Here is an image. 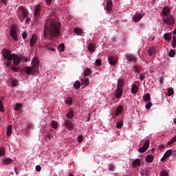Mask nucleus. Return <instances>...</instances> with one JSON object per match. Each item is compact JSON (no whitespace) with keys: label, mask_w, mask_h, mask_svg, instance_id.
I'll return each mask as SVG.
<instances>
[{"label":"nucleus","mask_w":176,"mask_h":176,"mask_svg":"<svg viewBox=\"0 0 176 176\" xmlns=\"http://www.w3.org/2000/svg\"><path fill=\"white\" fill-rule=\"evenodd\" d=\"M2 56L6 60V67L9 68L10 67V69L14 71V72H19L20 71V68L17 67L20 63H21V60L25 61V63H28L30 60L27 56H20L18 54H12V52L9 50L4 49L2 50Z\"/></svg>","instance_id":"obj_1"},{"label":"nucleus","mask_w":176,"mask_h":176,"mask_svg":"<svg viewBox=\"0 0 176 176\" xmlns=\"http://www.w3.org/2000/svg\"><path fill=\"white\" fill-rule=\"evenodd\" d=\"M60 28L61 26L58 22H51L50 26L49 25L45 24L43 32L45 39H47L48 38H50V36H52V38H58L60 35Z\"/></svg>","instance_id":"obj_2"},{"label":"nucleus","mask_w":176,"mask_h":176,"mask_svg":"<svg viewBox=\"0 0 176 176\" xmlns=\"http://www.w3.org/2000/svg\"><path fill=\"white\" fill-rule=\"evenodd\" d=\"M32 67H26L25 68V72L28 75H31V74H35L36 69L39 67V59L37 57H34L32 61Z\"/></svg>","instance_id":"obj_3"},{"label":"nucleus","mask_w":176,"mask_h":176,"mask_svg":"<svg viewBox=\"0 0 176 176\" xmlns=\"http://www.w3.org/2000/svg\"><path fill=\"white\" fill-rule=\"evenodd\" d=\"M17 16L19 20L23 21V20H24V19L28 16V11H27L26 9H24L23 6H20L17 10Z\"/></svg>","instance_id":"obj_4"},{"label":"nucleus","mask_w":176,"mask_h":176,"mask_svg":"<svg viewBox=\"0 0 176 176\" xmlns=\"http://www.w3.org/2000/svg\"><path fill=\"white\" fill-rule=\"evenodd\" d=\"M162 21H164L166 25H173V24H175V19L173 15L163 16Z\"/></svg>","instance_id":"obj_5"},{"label":"nucleus","mask_w":176,"mask_h":176,"mask_svg":"<svg viewBox=\"0 0 176 176\" xmlns=\"http://www.w3.org/2000/svg\"><path fill=\"white\" fill-rule=\"evenodd\" d=\"M63 126H65V129H67V130H69V131H72L74 129H75V123L69 120H65Z\"/></svg>","instance_id":"obj_6"},{"label":"nucleus","mask_w":176,"mask_h":176,"mask_svg":"<svg viewBox=\"0 0 176 176\" xmlns=\"http://www.w3.org/2000/svg\"><path fill=\"white\" fill-rule=\"evenodd\" d=\"M148 148H149V140H146L143 146L138 149V152H140V153H144V152H145Z\"/></svg>","instance_id":"obj_7"},{"label":"nucleus","mask_w":176,"mask_h":176,"mask_svg":"<svg viewBox=\"0 0 176 176\" xmlns=\"http://www.w3.org/2000/svg\"><path fill=\"white\" fill-rule=\"evenodd\" d=\"M36 41H38V36H36V34H33L30 42V47H34V46H35Z\"/></svg>","instance_id":"obj_8"},{"label":"nucleus","mask_w":176,"mask_h":176,"mask_svg":"<svg viewBox=\"0 0 176 176\" xmlns=\"http://www.w3.org/2000/svg\"><path fill=\"white\" fill-rule=\"evenodd\" d=\"M171 11V9H170V8L168 7H164L162 9V17H166L167 16H171V14H170V12Z\"/></svg>","instance_id":"obj_9"},{"label":"nucleus","mask_w":176,"mask_h":176,"mask_svg":"<svg viewBox=\"0 0 176 176\" xmlns=\"http://www.w3.org/2000/svg\"><path fill=\"white\" fill-rule=\"evenodd\" d=\"M144 17V15L140 13H136L135 15L133 16V20L135 23H138Z\"/></svg>","instance_id":"obj_10"},{"label":"nucleus","mask_w":176,"mask_h":176,"mask_svg":"<svg viewBox=\"0 0 176 176\" xmlns=\"http://www.w3.org/2000/svg\"><path fill=\"white\" fill-rule=\"evenodd\" d=\"M148 56L152 57V56H155L156 54V47H151L149 50H147Z\"/></svg>","instance_id":"obj_11"},{"label":"nucleus","mask_w":176,"mask_h":176,"mask_svg":"<svg viewBox=\"0 0 176 176\" xmlns=\"http://www.w3.org/2000/svg\"><path fill=\"white\" fill-rule=\"evenodd\" d=\"M13 163V160L10 158L6 157L2 160L3 166H9V164H12Z\"/></svg>","instance_id":"obj_12"},{"label":"nucleus","mask_w":176,"mask_h":176,"mask_svg":"<svg viewBox=\"0 0 176 176\" xmlns=\"http://www.w3.org/2000/svg\"><path fill=\"white\" fill-rule=\"evenodd\" d=\"M108 61L110 65H116L118 64V60L112 56H108Z\"/></svg>","instance_id":"obj_13"},{"label":"nucleus","mask_w":176,"mask_h":176,"mask_svg":"<svg viewBox=\"0 0 176 176\" xmlns=\"http://www.w3.org/2000/svg\"><path fill=\"white\" fill-rule=\"evenodd\" d=\"M113 6V3L112 2V1L109 0L107 2V6H106V10H107V12H112Z\"/></svg>","instance_id":"obj_14"},{"label":"nucleus","mask_w":176,"mask_h":176,"mask_svg":"<svg viewBox=\"0 0 176 176\" xmlns=\"http://www.w3.org/2000/svg\"><path fill=\"white\" fill-rule=\"evenodd\" d=\"M122 94H123V89L117 88L115 92L116 98H120L122 97Z\"/></svg>","instance_id":"obj_15"},{"label":"nucleus","mask_w":176,"mask_h":176,"mask_svg":"<svg viewBox=\"0 0 176 176\" xmlns=\"http://www.w3.org/2000/svg\"><path fill=\"white\" fill-rule=\"evenodd\" d=\"M10 36H12L14 41H19V39L17 38V32H16V30H10Z\"/></svg>","instance_id":"obj_16"},{"label":"nucleus","mask_w":176,"mask_h":176,"mask_svg":"<svg viewBox=\"0 0 176 176\" xmlns=\"http://www.w3.org/2000/svg\"><path fill=\"white\" fill-rule=\"evenodd\" d=\"M34 14V16L39 17V15L41 14V6L39 5H37L35 7Z\"/></svg>","instance_id":"obj_17"},{"label":"nucleus","mask_w":176,"mask_h":176,"mask_svg":"<svg viewBox=\"0 0 176 176\" xmlns=\"http://www.w3.org/2000/svg\"><path fill=\"white\" fill-rule=\"evenodd\" d=\"M123 87H124V80H123V79H118L117 82V89H123Z\"/></svg>","instance_id":"obj_18"},{"label":"nucleus","mask_w":176,"mask_h":176,"mask_svg":"<svg viewBox=\"0 0 176 176\" xmlns=\"http://www.w3.org/2000/svg\"><path fill=\"white\" fill-rule=\"evenodd\" d=\"M126 60L129 61V63H135V61H137V57L134 55H128L126 56Z\"/></svg>","instance_id":"obj_19"},{"label":"nucleus","mask_w":176,"mask_h":176,"mask_svg":"<svg viewBox=\"0 0 176 176\" xmlns=\"http://www.w3.org/2000/svg\"><path fill=\"white\" fill-rule=\"evenodd\" d=\"M173 38V34L171 33H166L164 34V39L167 42H170Z\"/></svg>","instance_id":"obj_20"},{"label":"nucleus","mask_w":176,"mask_h":176,"mask_svg":"<svg viewBox=\"0 0 176 176\" xmlns=\"http://www.w3.org/2000/svg\"><path fill=\"white\" fill-rule=\"evenodd\" d=\"M121 113H123V106L118 105L117 107L116 112V116H119Z\"/></svg>","instance_id":"obj_21"},{"label":"nucleus","mask_w":176,"mask_h":176,"mask_svg":"<svg viewBox=\"0 0 176 176\" xmlns=\"http://www.w3.org/2000/svg\"><path fill=\"white\" fill-rule=\"evenodd\" d=\"M88 50L91 53H93V52H96V44H94V43H89L88 45Z\"/></svg>","instance_id":"obj_22"},{"label":"nucleus","mask_w":176,"mask_h":176,"mask_svg":"<svg viewBox=\"0 0 176 176\" xmlns=\"http://www.w3.org/2000/svg\"><path fill=\"white\" fill-rule=\"evenodd\" d=\"M154 158L155 157H153V155H147V156L145 157V160L146 162H147V163H152V162H153Z\"/></svg>","instance_id":"obj_23"},{"label":"nucleus","mask_w":176,"mask_h":176,"mask_svg":"<svg viewBox=\"0 0 176 176\" xmlns=\"http://www.w3.org/2000/svg\"><path fill=\"white\" fill-rule=\"evenodd\" d=\"M138 91V87L135 84L132 85L131 88V93L133 94H137V92Z\"/></svg>","instance_id":"obj_24"},{"label":"nucleus","mask_w":176,"mask_h":176,"mask_svg":"<svg viewBox=\"0 0 176 176\" xmlns=\"http://www.w3.org/2000/svg\"><path fill=\"white\" fill-rule=\"evenodd\" d=\"M143 100L145 101V102H149L151 101V94H146L143 96Z\"/></svg>","instance_id":"obj_25"},{"label":"nucleus","mask_w":176,"mask_h":176,"mask_svg":"<svg viewBox=\"0 0 176 176\" xmlns=\"http://www.w3.org/2000/svg\"><path fill=\"white\" fill-rule=\"evenodd\" d=\"M58 50L60 53H63V52H64L65 50V45L63 43L60 44L58 46Z\"/></svg>","instance_id":"obj_26"},{"label":"nucleus","mask_w":176,"mask_h":176,"mask_svg":"<svg viewBox=\"0 0 176 176\" xmlns=\"http://www.w3.org/2000/svg\"><path fill=\"white\" fill-rule=\"evenodd\" d=\"M133 165L134 166V167H138L139 166H140L141 161L140 160V159H136L135 160H134L133 162Z\"/></svg>","instance_id":"obj_27"},{"label":"nucleus","mask_w":176,"mask_h":176,"mask_svg":"<svg viewBox=\"0 0 176 176\" xmlns=\"http://www.w3.org/2000/svg\"><path fill=\"white\" fill-rule=\"evenodd\" d=\"M174 142H176V135L171 138L170 141L167 142V145H169L170 146H173Z\"/></svg>","instance_id":"obj_28"},{"label":"nucleus","mask_w":176,"mask_h":176,"mask_svg":"<svg viewBox=\"0 0 176 176\" xmlns=\"http://www.w3.org/2000/svg\"><path fill=\"white\" fill-rule=\"evenodd\" d=\"M51 126H52L53 129H54L55 130L58 129V122H56L54 120L52 121Z\"/></svg>","instance_id":"obj_29"},{"label":"nucleus","mask_w":176,"mask_h":176,"mask_svg":"<svg viewBox=\"0 0 176 176\" xmlns=\"http://www.w3.org/2000/svg\"><path fill=\"white\" fill-rule=\"evenodd\" d=\"M171 155H173V150L169 149L166 151L164 155V157H170Z\"/></svg>","instance_id":"obj_30"},{"label":"nucleus","mask_w":176,"mask_h":176,"mask_svg":"<svg viewBox=\"0 0 176 176\" xmlns=\"http://www.w3.org/2000/svg\"><path fill=\"white\" fill-rule=\"evenodd\" d=\"M12 129H13L12 125H8L7 127V135L8 137H10V134H12Z\"/></svg>","instance_id":"obj_31"},{"label":"nucleus","mask_w":176,"mask_h":176,"mask_svg":"<svg viewBox=\"0 0 176 176\" xmlns=\"http://www.w3.org/2000/svg\"><path fill=\"white\" fill-rule=\"evenodd\" d=\"M72 101H73L72 98L68 96L67 98V100H65V102L67 104V105H72Z\"/></svg>","instance_id":"obj_32"},{"label":"nucleus","mask_w":176,"mask_h":176,"mask_svg":"<svg viewBox=\"0 0 176 176\" xmlns=\"http://www.w3.org/2000/svg\"><path fill=\"white\" fill-rule=\"evenodd\" d=\"M90 74H91V69L86 68L84 71V76H89Z\"/></svg>","instance_id":"obj_33"},{"label":"nucleus","mask_w":176,"mask_h":176,"mask_svg":"<svg viewBox=\"0 0 176 176\" xmlns=\"http://www.w3.org/2000/svg\"><path fill=\"white\" fill-rule=\"evenodd\" d=\"M67 118H68V119L74 118V110L69 111V112L67 114Z\"/></svg>","instance_id":"obj_34"},{"label":"nucleus","mask_w":176,"mask_h":176,"mask_svg":"<svg viewBox=\"0 0 176 176\" xmlns=\"http://www.w3.org/2000/svg\"><path fill=\"white\" fill-rule=\"evenodd\" d=\"M74 32L76 34H77V35H82V34H83V30H82L81 29H79L78 28H76L74 29Z\"/></svg>","instance_id":"obj_35"},{"label":"nucleus","mask_w":176,"mask_h":176,"mask_svg":"<svg viewBox=\"0 0 176 176\" xmlns=\"http://www.w3.org/2000/svg\"><path fill=\"white\" fill-rule=\"evenodd\" d=\"M81 83H82V85H85V86H89V78H85V79H81Z\"/></svg>","instance_id":"obj_36"},{"label":"nucleus","mask_w":176,"mask_h":176,"mask_svg":"<svg viewBox=\"0 0 176 176\" xmlns=\"http://www.w3.org/2000/svg\"><path fill=\"white\" fill-rule=\"evenodd\" d=\"M171 45H172V47H173V49H175L176 47V36H173Z\"/></svg>","instance_id":"obj_37"},{"label":"nucleus","mask_w":176,"mask_h":176,"mask_svg":"<svg viewBox=\"0 0 176 176\" xmlns=\"http://www.w3.org/2000/svg\"><path fill=\"white\" fill-rule=\"evenodd\" d=\"M74 89H76V90H78V89L80 88V82L79 81H76L74 84Z\"/></svg>","instance_id":"obj_38"},{"label":"nucleus","mask_w":176,"mask_h":176,"mask_svg":"<svg viewBox=\"0 0 176 176\" xmlns=\"http://www.w3.org/2000/svg\"><path fill=\"white\" fill-rule=\"evenodd\" d=\"M23 39L25 40L28 38V32L25 31L22 33Z\"/></svg>","instance_id":"obj_39"},{"label":"nucleus","mask_w":176,"mask_h":176,"mask_svg":"<svg viewBox=\"0 0 176 176\" xmlns=\"http://www.w3.org/2000/svg\"><path fill=\"white\" fill-rule=\"evenodd\" d=\"M123 127V122L119 121L116 123V128L117 129H122Z\"/></svg>","instance_id":"obj_40"},{"label":"nucleus","mask_w":176,"mask_h":176,"mask_svg":"<svg viewBox=\"0 0 176 176\" xmlns=\"http://www.w3.org/2000/svg\"><path fill=\"white\" fill-rule=\"evenodd\" d=\"M173 94H174V89H173V88H168V97H170V96H173Z\"/></svg>","instance_id":"obj_41"},{"label":"nucleus","mask_w":176,"mask_h":176,"mask_svg":"<svg viewBox=\"0 0 176 176\" xmlns=\"http://www.w3.org/2000/svg\"><path fill=\"white\" fill-rule=\"evenodd\" d=\"M5 153H6V151L4 147H1L0 148V156L5 155Z\"/></svg>","instance_id":"obj_42"},{"label":"nucleus","mask_w":176,"mask_h":176,"mask_svg":"<svg viewBox=\"0 0 176 176\" xmlns=\"http://www.w3.org/2000/svg\"><path fill=\"white\" fill-rule=\"evenodd\" d=\"M168 56L169 57H174V56H175V51L174 50H170Z\"/></svg>","instance_id":"obj_43"},{"label":"nucleus","mask_w":176,"mask_h":176,"mask_svg":"<svg viewBox=\"0 0 176 176\" xmlns=\"http://www.w3.org/2000/svg\"><path fill=\"white\" fill-rule=\"evenodd\" d=\"M22 107H23V104H16L15 111H19V109H21Z\"/></svg>","instance_id":"obj_44"},{"label":"nucleus","mask_w":176,"mask_h":176,"mask_svg":"<svg viewBox=\"0 0 176 176\" xmlns=\"http://www.w3.org/2000/svg\"><path fill=\"white\" fill-rule=\"evenodd\" d=\"M109 171H115V165H113V164H111L109 166Z\"/></svg>","instance_id":"obj_45"},{"label":"nucleus","mask_w":176,"mask_h":176,"mask_svg":"<svg viewBox=\"0 0 176 176\" xmlns=\"http://www.w3.org/2000/svg\"><path fill=\"white\" fill-rule=\"evenodd\" d=\"M3 109V103L2 102V100L0 99V112H4Z\"/></svg>","instance_id":"obj_46"},{"label":"nucleus","mask_w":176,"mask_h":176,"mask_svg":"<svg viewBox=\"0 0 176 176\" xmlns=\"http://www.w3.org/2000/svg\"><path fill=\"white\" fill-rule=\"evenodd\" d=\"M151 107H152V102H147V103L146 104V108L147 109H151Z\"/></svg>","instance_id":"obj_47"},{"label":"nucleus","mask_w":176,"mask_h":176,"mask_svg":"<svg viewBox=\"0 0 176 176\" xmlns=\"http://www.w3.org/2000/svg\"><path fill=\"white\" fill-rule=\"evenodd\" d=\"M101 64H102V63L100 59H97L95 62V65H96V67H100V65H101Z\"/></svg>","instance_id":"obj_48"},{"label":"nucleus","mask_w":176,"mask_h":176,"mask_svg":"<svg viewBox=\"0 0 176 176\" xmlns=\"http://www.w3.org/2000/svg\"><path fill=\"white\" fill-rule=\"evenodd\" d=\"M160 175L161 176H168V175L167 174V171H166V170H162L160 173Z\"/></svg>","instance_id":"obj_49"},{"label":"nucleus","mask_w":176,"mask_h":176,"mask_svg":"<svg viewBox=\"0 0 176 176\" xmlns=\"http://www.w3.org/2000/svg\"><path fill=\"white\" fill-rule=\"evenodd\" d=\"M133 69L135 72H140V66L135 65L133 67Z\"/></svg>","instance_id":"obj_50"},{"label":"nucleus","mask_w":176,"mask_h":176,"mask_svg":"<svg viewBox=\"0 0 176 176\" xmlns=\"http://www.w3.org/2000/svg\"><path fill=\"white\" fill-rule=\"evenodd\" d=\"M82 141H83V136L80 135L78 137V142H79V144H80V142H82Z\"/></svg>","instance_id":"obj_51"},{"label":"nucleus","mask_w":176,"mask_h":176,"mask_svg":"<svg viewBox=\"0 0 176 176\" xmlns=\"http://www.w3.org/2000/svg\"><path fill=\"white\" fill-rule=\"evenodd\" d=\"M44 50H49L50 49V47H49V45L45 44L43 45Z\"/></svg>","instance_id":"obj_52"},{"label":"nucleus","mask_w":176,"mask_h":176,"mask_svg":"<svg viewBox=\"0 0 176 176\" xmlns=\"http://www.w3.org/2000/svg\"><path fill=\"white\" fill-rule=\"evenodd\" d=\"M90 119H91V113H88L86 122H90Z\"/></svg>","instance_id":"obj_53"},{"label":"nucleus","mask_w":176,"mask_h":176,"mask_svg":"<svg viewBox=\"0 0 176 176\" xmlns=\"http://www.w3.org/2000/svg\"><path fill=\"white\" fill-rule=\"evenodd\" d=\"M140 80H144V79H145V74H140Z\"/></svg>","instance_id":"obj_54"},{"label":"nucleus","mask_w":176,"mask_h":176,"mask_svg":"<svg viewBox=\"0 0 176 176\" xmlns=\"http://www.w3.org/2000/svg\"><path fill=\"white\" fill-rule=\"evenodd\" d=\"M12 86H13V87L17 86V80H12Z\"/></svg>","instance_id":"obj_55"},{"label":"nucleus","mask_w":176,"mask_h":176,"mask_svg":"<svg viewBox=\"0 0 176 176\" xmlns=\"http://www.w3.org/2000/svg\"><path fill=\"white\" fill-rule=\"evenodd\" d=\"M41 169H42V168L41 167V166L37 165V166H36V170H37V171H41Z\"/></svg>","instance_id":"obj_56"},{"label":"nucleus","mask_w":176,"mask_h":176,"mask_svg":"<svg viewBox=\"0 0 176 176\" xmlns=\"http://www.w3.org/2000/svg\"><path fill=\"white\" fill-rule=\"evenodd\" d=\"M161 162H167V157H164V155L163 157L161 158Z\"/></svg>","instance_id":"obj_57"},{"label":"nucleus","mask_w":176,"mask_h":176,"mask_svg":"<svg viewBox=\"0 0 176 176\" xmlns=\"http://www.w3.org/2000/svg\"><path fill=\"white\" fill-rule=\"evenodd\" d=\"M50 50L51 52H54V53H56V49H54V47H50V50Z\"/></svg>","instance_id":"obj_58"},{"label":"nucleus","mask_w":176,"mask_h":176,"mask_svg":"<svg viewBox=\"0 0 176 176\" xmlns=\"http://www.w3.org/2000/svg\"><path fill=\"white\" fill-rule=\"evenodd\" d=\"M14 171L16 173V175H19V169L17 168H14Z\"/></svg>","instance_id":"obj_59"},{"label":"nucleus","mask_w":176,"mask_h":176,"mask_svg":"<svg viewBox=\"0 0 176 176\" xmlns=\"http://www.w3.org/2000/svg\"><path fill=\"white\" fill-rule=\"evenodd\" d=\"M47 3H52V0H46Z\"/></svg>","instance_id":"obj_60"},{"label":"nucleus","mask_w":176,"mask_h":176,"mask_svg":"<svg viewBox=\"0 0 176 176\" xmlns=\"http://www.w3.org/2000/svg\"><path fill=\"white\" fill-rule=\"evenodd\" d=\"M25 21H26V23H28V24H29V23H30V19H27Z\"/></svg>","instance_id":"obj_61"},{"label":"nucleus","mask_w":176,"mask_h":176,"mask_svg":"<svg viewBox=\"0 0 176 176\" xmlns=\"http://www.w3.org/2000/svg\"><path fill=\"white\" fill-rule=\"evenodd\" d=\"M52 137V135H50V134H48L47 135V138L50 140V138Z\"/></svg>","instance_id":"obj_62"},{"label":"nucleus","mask_w":176,"mask_h":176,"mask_svg":"<svg viewBox=\"0 0 176 176\" xmlns=\"http://www.w3.org/2000/svg\"><path fill=\"white\" fill-rule=\"evenodd\" d=\"M3 3H4L5 5H6V0H2Z\"/></svg>","instance_id":"obj_63"},{"label":"nucleus","mask_w":176,"mask_h":176,"mask_svg":"<svg viewBox=\"0 0 176 176\" xmlns=\"http://www.w3.org/2000/svg\"><path fill=\"white\" fill-rule=\"evenodd\" d=\"M148 170L146 171V176H148Z\"/></svg>","instance_id":"obj_64"}]
</instances>
